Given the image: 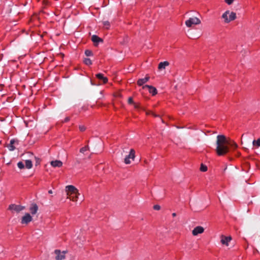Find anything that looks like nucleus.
Instances as JSON below:
<instances>
[{
  "label": "nucleus",
  "instance_id": "f257e3e1",
  "mask_svg": "<svg viewBox=\"0 0 260 260\" xmlns=\"http://www.w3.org/2000/svg\"><path fill=\"white\" fill-rule=\"evenodd\" d=\"M216 152L218 156H223L229 153L230 149L235 150L238 145L233 141L228 140L225 136L218 135L216 141Z\"/></svg>",
  "mask_w": 260,
  "mask_h": 260
},
{
  "label": "nucleus",
  "instance_id": "f03ea898",
  "mask_svg": "<svg viewBox=\"0 0 260 260\" xmlns=\"http://www.w3.org/2000/svg\"><path fill=\"white\" fill-rule=\"evenodd\" d=\"M222 17L224 19L225 23H229L236 18V14L235 12L230 13L229 11H226L222 14Z\"/></svg>",
  "mask_w": 260,
  "mask_h": 260
},
{
  "label": "nucleus",
  "instance_id": "7ed1b4c3",
  "mask_svg": "<svg viewBox=\"0 0 260 260\" xmlns=\"http://www.w3.org/2000/svg\"><path fill=\"white\" fill-rule=\"evenodd\" d=\"M67 251H61L59 249H55L52 254L55 260H64L66 257Z\"/></svg>",
  "mask_w": 260,
  "mask_h": 260
},
{
  "label": "nucleus",
  "instance_id": "20e7f679",
  "mask_svg": "<svg viewBox=\"0 0 260 260\" xmlns=\"http://www.w3.org/2000/svg\"><path fill=\"white\" fill-rule=\"evenodd\" d=\"M201 20L197 17L190 18L185 21V24L188 27H192V25H197L201 23Z\"/></svg>",
  "mask_w": 260,
  "mask_h": 260
},
{
  "label": "nucleus",
  "instance_id": "39448f33",
  "mask_svg": "<svg viewBox=\"0 0 260 260\" xmlns=\"http://www.w3.org/2000/svg\"><path fill=\"white\" fill-rule=\"evenodd\" d=\"M135 157V151L134 149L130 150L129 153L126 155L124 158V162L126 164H129L131 163L130 159H134Z\"/></svg>",
  "mask_w": 260,
  "mask_h": 260
},
{
  "label": "nucleus",
  "instance_id": "423d86ee",
  "mask_svg": "<svg viewBox=\"0 0 260 260\" xmlns=\"http://www.w3.org/2000/svg\"><path fill=\"white\" fill-rule=\"evenodd\" d=\"M24 207L16 204H11L9 205L8 209L11 211H14L16 212H19L20 211L23 210Z\"/></svg>",
  "mask_w": 260,
  "mask_h": 260
},
{
  "label": "nucleus",
  "instance_id": "0eeeda50",
  "mask_svg": "<svg viewBox=\"0 0 260 260\" xmlns=\"http://www.w3.org/2000/svg\"><path fill=\"white\" fill-rule=\"evenodd\" d=\"M78 190L74 186L72 185H68L66 187V191L67 196L72 195V194L75 193V192H78Z\"/></svg>",
  "mask_w": 260,
  "mask_h": 260
},
{
  "label": "nucleus",
  "instance_id": "6e6552de",
  "mask_svg": "<svg viewBox=\"0 0 260 260\" xmlns=\"http://www.w3.org/2000/svg\"><path fill=\"white\" fill-rule=\"evenodd\" d=\"M32 219V217L29 213H26L22 218L21 223L22 224H27Z\"/></svg>",
  "mask_w": 260,
  "mask_h": 260
},
{
  "label": "nucleus",
  "instance_id": "1a4fd4ad",
  "mask_svg": "<svg viewBox=\"0 0 260 260\" xmlns=\"http://www.w3.org/2000/svg\"><path fill=\"white\" fill-rule=\"evenodd\" d=\"M232 237L231 236H225L224 235L220 236V242L223 245L226 246L229 245V243L231 241Z\"/></svg>",
  "mask_w": 260,
  "mask_h": 260
},
{
  "label": "nucleus",
  "instance_id": "9d476101",
  "mask_svg": "<svg viewBox=\"0 0 260 260\" xmlns=\"http://www.w3.org/2000/svg\"><path fill=\"white\" fill-rule=\"evenodd\" d=\"M148 88L149 92L151 93L153 96L155 95L157 93L156 88L151 85H146L143 87V88Z\"/></svg>",
  "mask_w": 260,
  "mask_h": 260
},
{
  "label": "nucleus",
  "instance_id": "9b49d317",
  "mask_svg": "<svg viewBox=\"0 0 260 260\" xmlns=\"http://www.w3.org/2000/svg\"><path fill=\"white\" fill-rule=\"evenodd\" d=\"M91 41L93 42L94 46H96L99 43L103 42V40L96 35H93L91 37Z\"/></svg>",
  "mask_w": 260,
  "mask_h": 260
},
{
  "label": "nucleus",
  "instance_id": "f8f14e48",
  "mask_svg": "<svg viewBox=\"0 0 260 260\" xmlns=\"http://www.w3.org/2000/svg\"><path fill=\"white\" fill-rule=\"evenodd\" d=\"M150 77L148 75H146L144 78L139 79L137 81V84L139 86L143 85L144 84L149 81Z\"/></svg>",
  "mask_w": 260,
  "mask_h": 260
},
{
  "label": "nucleus",
  "instance_id": "ddd939ff",
  "mask_svg": "<svg viewBox=\"0 0 260 260\" xmlns=\"http://www.w3.org/2000/svg\"><path fill=\"white\" fill-rule=\"evenodd\" d=\"M96 77L101 80L103 84H106L108 82V79L106 77H104V75L102 73H99L95 75Z\"/></svg>",
  "mask_w": 260,
  "mask_h": 260
},
{
  "label": "nucleus",
  "instance_id": "4468645a",
  "mask_svg": "<svg viewBox=\"0 0 260 260\" xmlns=\"http://www.w3.org/2000/svg\"><path fill=\"white\" fill-rule=\"evenodd\" d=\"M38 210V207L36 204H32L29 208V211L31 214L34 215L37 213Z\"/></svg>",
  "mask_w": 260,
  "mask_h": 260
},
{
  "label": "nucleus",
  "instance_id": "2eb2a0df",
  "mask_svg": "<svg viewBox=\"0 0 260 260\" xmlns=\"http://www.w3.org/2000/svg\"><path fill=\"white\" fill-rule=\"evenodd\" d=\"M51 165L53 167L60 168L62 166V162L59 160H55L51 161L50 162Z\"/></svg>",
  "mask_w": 260,
  "mask_h": 260
},
{
  "label": "nucleus",
  "instance_id": "dca6fc26",
  "mask_svg": "<svg viewBox=\"0 0 260 260\" xmlns=\"http://www.w3.org/2000/svg\"><path fill=\"white\" fill-rule=\"evenodd\" d=\"M15 143L18 144V140H15V139H12L10 141V144L8 146L9 149L10 151H13V150H14L15 149V147L14 145V144H15Z\"/></svg>",
  "mask_w": 260,
  "mask_h": 260
},
{
  "label": "nucleus",
  "instance_id": "f3484780",
  "mask_svg": "<svg viewBox=\"0 0 260 260\" xmlns=\"http://www.w3.org/2000/svg\"><path fill=\"white\" fill-rule=\"evenodd\" d=\"M79 195V193L78 192H75V193L72 194V195H68V198H69L71 200L76 202L77 201L78 198V196Z\"/></svg>",
  "mask_w": 260,
  "mask_h": 260
},
{
  "label": "nucleus",
  "instance_id": "a211bd4d",
  "mask_svg": "<svg viewBox=\"0 0 260 260\" xmlns=\"http://www.w3.org/2000/svg\"><path fill=\"white\" fill-rule=\"evenodd\" d=\"M204 232V229H193L192 231V234L194 236H197L199 234H202Z\"/></svg>",
  "mask_w": 260,
  "mask_h": 260
},
{
  "label": "nucleus",
  "instance_id": "6ab92c4d",
  "mask_svg": "<svg viewBox=\"0 0 260 260\" xmlns=\"http://www.w3.org/2000/svg\"><path fill=\"white\" fill-rule=\"evenodd\" d=\"M169 65V63L167 61H164V62H160L158 64V68L159 69H165L166 68V67H167V66H168Z\"/></svg>",
  "mask_w": 260,
  "mask_h": 260
},
{
  "label": "nucleus",
  "instance_id": "aec40b11",
  "mask_svg": "<svg viewBox=\"0 0 260 260\" xmlns=\"http://www.w3.org/2000/svg\"><path fill=\"white\" fill-rule=\"evenodd\" d=\"M25 167L27 169H31L32 167V161L30 160H26L25 161Z\"/></svg>",
  "mask_w": 260,
  "mask_h": 260
},
{
  "label": "nucleus",
  "instance_id": "412c9836",
  "mask_svg": "<svg viewBox=\"0 0 260 260\" xmlns=\"http://www.w3.org/2000/svg\"><path fill=\"white\" fill-rule=\"evenodd\" d=\"M103 26L106 28L109 29L110 27V23L108 21H105L103 22Z\"/></svg>",
  "mask_w": 260,
  "mask_h": 260
},
{
  "label": "nucleus",
  "instance_id": "4be33fe9",
  "mask_svg": "<svg viewBox=\"0 0 260 260\" xmlns=\"http://www.w3.org/2000/svg\"><path fill=\"white\" fill-rule=\"evenodd\" d=\"M89 150V147L88 145L85 146L84 147H82L80 149V152L82 153H84L85 151Z\"/></svg>",
  "mask_w": 260,
  "mask_h": 260
},
{
  "label": "nucleus",
  "instance_id": "5701e85b",
  "mask_svg": "<svg viewBox=\"0 0 260 260\" xmlns=\"http://www.w3.org/2000/svg\"><path fill=\"white\" fill-rule=\"evenodd\" d=\"M200 169L201 171L204 172H206L207 171L208 168H207V167L206 165L202 164L201 165V167H200Z\"/></svg>",
  "mask_w": 260,
  "mask_h": 260
},
{
  "label": "nucleus",
  "instance_id": "b1692460",
  "mask_svg": "<svg viewBox=\"0 0 260 260\" xmlns=\"http://www.w3.org/2000/svg\"><path fill=\"white\" fill-rule=\"evenodd\" d=\"M84 63L86 65L89 66L92 64V61L90 59L86 58L84 59Z\"/></svg>",
  "mask_w": 260,
  "mask_h": 260
},
{
  "label": "nucleus",
  "instance_id": "393cba45",
  "mask_svg": "<svg viewBox=\"0 0 260 260\" xmlns=\"http://www.w3.org/2000/svg\"><path fill=\"white\" fill-rule=\"evenodd\" d=\"M253 145L254 146H256L257 147L260 146V138L258 139L257 140H254L253 141Z\"/></svg>",
  "mask_w": 260,
  "mask_h": 260
},
{
  "label": "nucleus",
  "instance_id": "a878e982",
  "mask_svg": "<svg viewBox=\"0 0 260 260\" xmlns=\"http://www.w3.org/2000/svg\"><path fill=\"white\" fill-rule=\"evenodd\" d=\"M85 54L87 56H92L93 55V53H92V52L91 50H86L85 51Z\"/></svg>",
  "mask_w": 260,
  "mask_h": 260
},
{
  "label": "nucleus",
  "instance_id": "bb28decb",
  "mask_svg": "<svg viewBox=\"0 0 260 260\" xmlns=\"http://www.w3.org/2000/svg\"><path fill=\"white\" fill-rule=\"evenodd\" d=\"M18 167L20 169H23L24 168V165L22 161H19L17 164Z\"/></svg>",
  "mask_w": 260,
  "mask_h": 260
},
{
  "label": "nucleus",
  "instance_id": "cd10ccee",
  "mask_svg": "<svg viewBox=\"0 0 260 260\" xmlns=\"http://www.w3.org/2000/svg\"><path fill=\"white\" fill-rule=\"evenodd\" d=\"M128 104H129V105H134V102L133 101V99L132 97H129L128 99Z\"/></svg>",
  "mask_w": 260,
  "mask_h": 260
},
{
  "label": "nucleus",
  "instance_id": "c85d7f7f",
  "mask_svg": "<svg viewBox=\"0 0 260 260\" xmlns=\"http://www.w3.org/2000/svg\"><path fill=\"white\" fill-rule=\"evenodd\" d=\"M79 128L81 132H84L86 130V127L84 125H80Z\"/></svg>",
  "mask_w": 260,
  "mask_h": 260
},
{
  "label": "nucleus",
  "instance_id": "c756f323",
  "mask_svg": "<svg viewBox=\"0 0 260 260\" xmlns=\"http://www.w3.org/2000/svg\"><path fill=\"white\" fill-rule=\"evenodd\" d=\"M153 209L155 210H159L160 209V206L158 205H155L153 206Z\"/></svg>",
  "mask_w": 260,
  "mask_h": 260
},
{
  "label": "nucleus",
  "instance_id": "7c9ffc66",
  "mask_svg": "<svg viewBox=\"0 0 260 260\" xmlns=\"http://www.w3.org/2000/svg\"><path fill=\"white\" fill-rule=\"evenodd\" d=\"M70 117H66L62 121V122L63 123H66V122H68V121H69L70 120Z\"/></svg>",
  "mask_w": 260,
  "mask_h": 260
},
{
  "label": "nucleus",
  "instance_id": "2f4dec72",
  "mask_svg": "<svg viewBox=\"0 0 260 260\" xmlns=\"http://www.w3.org/2000/svg\"><path fill=\"white\" fill-rule=\"evenodd\" d=\"M134 108L135 109H139L140 108V104L139 103H134Z\"/></svg>",
  "mask_w": 260,
  "mask_h": 260
},
{
  "label": "nucleus",
  "instance_id": "473e14b6",
  "mask_svg": "<svg viewBox=\"0 0 260 260\" xmlns=\"http://www.w3.org/2000/svg\"><path fill=\"white\" fill-rule=\"evenodd\" d=\"M234 2V0H225V2L228 5L232 4Z\"/></svg>",
  "mask_w": 260,
  "mask_h": 260
},
{
  "label": "nucleus",
  "instance_id": "72a5a7b5",
  "mask_svg": "<svg viewBox=\"0 0 260 260\" xmlns=\"http://www.w3.org/2000/svg\"><path fill=\"white\" fill-rule=\"evenodd\" d=\"M151 113L153 117H158L159 116L158 115H157V114H155V113H154L153 112H151Z\"/></svg>",
  "mask_w": 260,
  "mask_h": 260
},
{
  "label": "nucleus",
  "instance_id": "f704fd0d",
  "mask_svg": "<svg viewBox=\"0 0 260 260\" xmlns=\"http://www.w3.org/2000/svg\"><path fill=\"white\" fill-rule=\"evenodd\" d=\"M48 193H49V194H51V193H52V190H49L48 191Z\"/></svg>",
  "mask_w": 260,
  "mask_h": 260
},
{
  "label": "nucleus",
  "instance_id": "c9c22d12",
  "mask_svg": "<svg viewBox=\"0 0 260 260\" xmlns=\"http://www.w3.org/2000/svg\"><path fill=\"white\" fill-rule=\"evenodd\" d=\"M172 216H173V217H175L176 216V213H173L172 214Z\"/></svg>",
  "mask_w": 260,
  "mask_h": 260
},
{
  "label": "nucleus",
  "instance_id": "e433bc0d",
  "mask_svg": "<svg viewBox=\"0 0 260 260\" xmlns=\"http://www.w3.org/2000/svg\"><path fill=\"white\" fill-rule=\"evenodd\" d=\"M196 228H202V226H197Z\"/></svg>",
  "mask_w": 260,
  "mask_h": 260
}]
</instances>
